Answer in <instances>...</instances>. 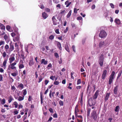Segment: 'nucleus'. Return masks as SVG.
Returning <instances> with one entry per match:
<instances>
[{
  "mask_svg": "<svg viewBox=\"0 0 122 122\" xmlns=\"http://www.w3.org/2000/svg\"><path fill=\"white\" fill-rule=\"evenodd\" d=\"M119 110V107L118 106H116L115 107V111L116 112H118Z\"/></svg>",
  "mask_w": 122,
  "mask_h": 122,
  "instance_id": "nucleus-27",
  "label": "nucleus"
},
{
  "mask_svg": "<svg viewBox=\"0 0 122 122\" xmlns=\"http://www.w3.org/2000/svg\"><path fill=\"white\" fill-rule=\"evenodd\" d=\"M115 74V72L114 71H112V74L109 77V84L111 85L112 83L113 82Z\"/></svg>",
  "mask_w": 122,
  "mask_h": 122,
  "instance_id": "nucleus-2",
  "label": "nucleus"
},
{
  "mask_svg": "<svg viewBox=\"0 0 122 122\" xmlns=\"http://www.w3.org/2000/svg\"><path fill=\"white\" fill-rule=\"evenodd\" d=\"M13 104L15 105V108H16L17 107L18 104L16 102H14Z\"/></svg>",
  "mask_w": 122,
  "mask_h": 122,
  "instance_id": "nucleus-35",
  "label": "nucleus"
},
{
  "mask_svg": "<svg viewBox=\"0 0 122 122\" xmlns=\"http://www.w3.org/2000/svg\"><path fill=\"white\" fill-rule=\"evenodd\" d=\"M49 38L50 39L52 40L54 38V36L52 35H51L49 37Z\"/></svg>",
  "mask_w": 122,
  "mask_h": 122,
  "instance_id": "nucleus-42",
  "label": "nucleus"
},
{
  "mask_svg": "<svg viewBox=\"0 0 122 122\" xmlns=\"http://www.w3.org/2000/svg\"><path fill=\"white\" fill-rule=\"evenodd\" d=\"M81 83V79H78L77 81V85H78Z\"/></svg>",
  "mask_w": 122,
  "mask_h": 122,
  "instance_id": "nucleus-36",
  "label": "nucleus"
},
{
  "mask_svg": "<svg viewBox=\"0 0 122 122\" xmlns=\"http://www.w3.org/2000/svg\"><path fill=\"white\" fill-rule=\"evenodd\" d=\"M118 86L117 85L114 90V93L115 94H117V90L118 87Z\"/></svg>",
  "mask_w": 122,
  "mask_h": 122,
  "instance_id": "nucleus-20",
  "label": "nucleus"
},
{
  "mask_svg": "<svg viewBox=\"0 0 122 122\" xmlns=\"http://www.w3.org/2000/svg\"><path fill=\"white\" fill-rule=\"evenodd\" d=\"M24 66L23 64H20L19 66V68L20 69H21L24 68Z\"/></svg>",
  "mask_w": 122,
  "mask_h": 122,
  "instance_id": "nucleus-32",
  "label": "nucleus"
},
{
  "mask_svg": "<svg viewBox=\"0 0 122 122\" xmlns=\"http://www.w3.org/2000/svg\"><path fill=\"white\" fill-rule=\"evenodd\" d=\"M14 115L17 114L18 113V112L17 110H15L14 112Z\"/></svg>",
  "mask_w": 122,
  "mask_h": 122,
  "instance_id": "nucleus-45",
  "label": "nucleus"
},
{
  "mask_svg": "<svg viewBox=\"0 0 122 122\" xmlns=\"http://www.w3.org/2000/svg\"><path fill=\"white\" fill-rule=\"evenodd\" d=\"M54 84L55 85H57L59 84V82L57 81H55L54 82Z\"/></svg>",
  "mask_w": 122,
  "mask_h": 122,
  "instance_id": "nucleus-48",
  "label": "nucleus"
},
{
  "mask_svg": "<svg viewBox=\"0 0 122 122\" xmlns=\"http://www.w3.org/2000/svg\"><path fill=\"white\" fill-rule=\"evenodd\" d=\"M49 81L47 80H46L45 81V85H46L48 83Z\"/></svg>",
  "mask_w": 122,
  "mask_h": 122,
  "instance_id": "nucleus-63",
  "label": "nucleus"
},
{
  "mask_svg": "<svg viewBox=\"0 0 122 122\" xmlns=\"http://www.w3.org/2000/svg\"><path fill=\"white\" fill-rule=\"evenodd\" d=\"M88 104L90 106H91L95 104V103L93 102L92 100V98H90L88 100Z\"/></svg>",
  "mask_w": 122,
  "mask_h": 122,
  "instance_id": "nucleus-7",
  "label": "nucleus"
},
{
  "mask_svg": "<svg viewBox=\"0 0 122 122\" xmlns=\"http://www.w3.org/2000/svg\"><path fill=\"white\" fill-rule=\"evenodd\" d=\"M42 16L44 19H46L48 16V15L45 12L43 13Z\"/></svg>",
  "mask_w": 122,
  "mask_h": 122,
  "instance_id": "nucleus-14",
  "label": "nucleus"
},
{
  "mask_svg": "<svg viewBox=\"0 0 122 122\" xmlns=\"http://www.w3.org/2000/svg\"><path fill=\"white\" fill-rule=\"evenodd\" d=\"M78 105H77L75 108V112H79V110L78 109Z\"/></svg>",
  "mask_w": 122,
  "mask_h": 122,
  "instance_id": "nucleus-29",
  "label": "nucleus"
},
{
  "mask_svg": "<svg viewBox=\"0 0 122 122\" xmlns=\"http://www.w3.org/2000/svg\"><path fill=\"white\" fill-rule=\"evenodd\" d=\"M59 104L61 106H62L63 105V102L60 101L59 102Z\"/></svg>",
  "mask_w": 122,
  "mask_h": 122,
  "instance_id": "nucleus-38",
  "label": "nucleus"
},
{
  "mask_svg": "<svg viewBox=\"0 0 122 122\" xmlns=\"http://www.w3.org/2000/svg\"><path fill=\"white\" fill-rule=\"evenodd\" d=\"M11 35L12 37H14L15 35V33L14 32H12L11 33Z\"/></svg>",
  "mask_w": 122,
  "mask_h": 122,
  "instance_id": "nucleus-59",
  "label": "nucleus"
},
{
  "mask_svg": "<svg viewBox=\"0 0 122 122\" xmlns=\"http://www.w3.org/2000/svg\"><path fill=\"white\" fill-rule=\"evenodd\" d=\"M55 78V76H51L50 77V79H51L52 80H54V78Z\"/></svg>",
  "mask_w": 122,
  "mask_h": 122,
  "instance_id": "nucleus-61",
  "label": "nucleus"
},
{
  "mask_svg": "<svg viewBox=\"0 0 122 122\" xmlns=\"http://www.w3.org/2000/svg\"><path fill=\"white\" fill-rule=\"evenodd\" d=\"M5 42L4 41H1L0 42V46L4 44H5Z\"/></svg>",
  "mask_w": 122,
  "mask_h": 122,
  "instance_id": "nucleus-49",
  "label": "nucleus"
},
{
  "mask_svg": "<svg viewBox=\"0 0 122 122\" xmlns=\"http://www.w3.org/2000/svg\"><path fill=\"white\" fill-rule=\"evenodd\" d=\"M45 10L46 12H49L50 11V10L48 8H46Z\"/></svg>",
  "mask_w": 122,
  "mask_h": 122,
  "instance_id": "nucleus-43",
  "label": "nucleus"
},
{
  "mask_svg": "<svg viewBox=\"0 0 122 122\" xmlns=\"http://www.w3.org/2000/svg\"><path fill=\"white\" fill-rule=\"evenodd\" d=\"M110 6H111V7L112 8H114V5L112 3H110Z\"/></svg>",
  "mask_w": 122,
  "mask_h": 122,
  "instance_id": "nucleus-54",
  "label": "nucleus"
},
{
  "mask_svg": "<svg viewBox=\"0 0 122 122\" xmlns=\"http://www.w3.org/2000/svg\"><path fill=\"white\" fill-rule=\"evenodd\" d=\"M31 97L30 96H29V98L28 99V101L29 102L31 101Z\"/></svg>",
  "mask_w": 122,
  "mask_h": 122,
  "instance_id": "nucleus-56",
  "label": "nucleus"
},
{
  "mask_svg": "<svg viewBox=\"0 0 122 122\" xmlns=\"http://www.w3.org/2000/svg\"><path fill=\"white\" fill-rule=\"evenodd\" d=\"M52 19L53 21H56V19L55 18V16H53L52 17Z\"/></svg>",
  "mask_w": 122,
  "mask_h": 122,
  "instance_id": "nucleus-53",
  "label": "nucleus"
},
{
  "mask_svg": "<svg viewBox=\"0 0 122 122\" xmlns=\"http://www.w3.org/2000/svg\"><path fill=\"white\" fill-rule=\"evenodd\" d=\"M24 96L22 97L21 96H19L18 99V100L19 101H21L23 100L24 99Z\"/></svg>",
  "mask_w": 122,
  "mask_h": 122,
  "instance_id": "nucleus-25",
  "label": "nucleus"
},
{
  "mask_svg": "<svg viewBox=\"0 0 122 122\" xmlns=\"http://www.w3.org/2000/svg\"><path fill=\"white\" fill-rule=\"evenodd\" d=\"M5 99H4L1 101V102L2 104L4 105L5 103Z\"/></svg>",
  "mask_w": 122,
  "mask_h": 122,
  "instance_id": "nucleus-34",
  "label": "nucleus"
},
{
  "mask_svg": "<svg viewBox=\"0 0 122 122\" xmlns=\"http://www.w3.org/2000/svg\"><path fill=\"white\" fill-rule=\"evenodd\" d=\"M71 3V2H69L68 0H67L65 2V5H66V7H68L70 5Z\"/></svg>",
  "mask_w": 122,
  "mask_h": 122,
  "instance_id": "nucleus-18",
  "label": "nucleus"
},
{
  "mask_svg": "<svg viewBox=\"0 0 122 122\" xmlns=\"http://www.w3.org/2000/svg\"><path fill=\"white\" fill-rule=\"evenodd\" d=\"M82 19V18L81 17H79L77 18L78 20H81Z\"/></svg>",
  "mask_w": 122,
  "mask_h": 122,
  "instance_id": "nucleus-60",
  "label": "nucleus"
},
{
  "mask_svg": "<svg viewBox=\"0 0 122 122\" xmlns=\"http://www.w3.org/2000/svg\"><path fill=\"white\" fill-rule=\"evenodd\" d=\"M107 34L106 32L104 30L101 31L100 33L99 34V36L102 38L105 37Z\"/></svg>",
  "mask_w": 122,
  "mask_h": 122,
  "instance_id": "nucleus-5",
  "label": "nucleus"
},
{
  "mask_svg": "<svg viewBox=\"0 0 122 122\" xmlns=\"http://www.w3.org/2000/svg\"><path fill=\"white\" fill-rule=\"evenodd\" d=\"M14 100L12 97L11 96H10L9 97V99L8 100L9 103H10L12 101Z\"/></svg>",
  "mask_w": 122,
  "mask_h": 122,
  "instance_id": "nucleus-22",
  "label": "nucleus"
},
{
  "mask_svg": "<svg viewBox=\"0 0 122 122\" xmlns=\"http://www.w3.org/2000/svg\"><path fill=\"white\" fill-rule=\"evenodd\" d=\"M53 117H54L57 118V115L56 113H55L53 114Z\"/></svg>",
  "mask_w": 122,
  "mask_h": 122,
  "instance_id": "nucleus-52",
  "label": "nucleus"
},
{
  "mask_svg": "<svg viewBox=\"0 0 122 122\" xmlns=\"http://www.w3.org/2000/svg\"><path fill=\"white\" fill-rule=\"evenodd\" d=\"M18 87L21 88V89H22L24 88V86L23 84L21 83L18 86Z\"/></svg>",
  "mask_w": 122,
  "mask_h": 122,
  "instance_id": "nucleus-28",
  "label": "nucleus"
},
{
  "mask_svg": "<svg viewBox=\"0 0 122 122\" xmlns=\"http://www.w3.org/2000/svg\"><path fill=\"white\" fill-rule=\"evenodd\" d=\"M21 58L22 59L23 61H24L25 58L24 55L23 54H21Z\"/></svg>",
  "mask_w": 122,
  "mask_h": 122,
  "instance_id": "nucleus-39",
  "label": "nucleus"
},
{
  "mask_svg": "<svg viewBox=\"0 0 122 122\" xmlns=\"http://www.w3.org/2000/svg\"><path fill=\"white\" fill-rule=\"evenodd\" d=\"M104 59L103 55L101 54L100 56L98 61L99 64L101 67H102L103 65Z\"/></svg>",
  "mask_w": 122,
  "mask_h": 122,
  "instance_id": "nucleus-3",
  "label": "nucleus"
},
{
  "mask_svg": "<svg viewBox=\"0 0 122 122\" xmlns=\"http://www.w3.org/2000/svg\"><path fill=\"white\" fill-rule=\"evenodd\" d=\"M98 117V115L97 113V111L95 110H93L91 114V118L93 119L94 121H96Z\"/></svg>",
  "mask_w": 122,
  "mask_h": 122,
  "instance_id": "nucleus-1",
  "label": "nucleus"
},
{
  "mask_svg": "<svg viewBox=\"0 0 122 122\" xmlns=\"http://www.w3.org/2000/svg\"><path fill=\"white\" fill-rule=\"evenodd\" d=\"M66 81L65 79L63 80L62 81V83L63 84H65L66 83Z\"/></svg>",
  "mask_w": 122,
  "mask_h": 122,
  "instance_id": "nucleus-62",
  "label": "nucleus"
},
{
  "mask_svg": "<svg viewBox=\"0 0 122 122\" xmlns=\"http://www.w3.org/2000/svg\"><path fill=\"white\" fill-rule=\"evenodd\" d=\"M99 91L98 90H97L95 92V94L93 97V99H95L97 98L98 95L99 94Z\"/></svg>",
  "mask_w": 122,
  "mask_h": 122,
  "instance_id": "nucleus-10",
  "label": "nucleus"
},
{
  "mask_svg": "<svg viewBox=\"0 0 122 122\" xmlns=\"http://www.w3.org/2000/svg\"><path fill=\"white\" fill-rule=\"evenodd\" d=\"M40 8L41 9H43L44 8V6L43 4H41V5Z\"/></svg>",
  "mask_w": 122,
  "mask_h": 122,
  "instance_id": "nucleus-64",
  "label": "nucleus"
},
{
  "mask_svg": "<svg viewBox=\"0 0 122 122\" xmlns=\"http://www.w3.org/2000/svg\"><path fill=\"white\" fill-rule=\"evenodd\" d=\"M55 31L56 33L57 34H60V32L59 31V30L58 29H56L55 30Z\"/></svg>",
  "mask_w": 122,
  "mask_h": 122,
  "instance_id": "nucleus-51",
  "label": "nucleus"
},
{
  "mask_svg": "<svg viewBox=\"0 0 122 122\" xmlns=\"http://www.w3.org/2000/svg\"><path fill=\"white\" fill-rule=\"evenodd\" d=\"M107 72V71L106 70H104L102 76V79L104 80L105 78Z\"/></svg>",
  "mask_w": 122,
  "mask_h": 122,
  "instance_id": "nucleus-8",
  "label": "nucleus"
},
{
  "mask_svg": "<svg viewBox=\"0 0 122 122\" xmlns=\"http://www.w3.org/2000/svg\"><path fill=\"white\" fill-rule=\"evenodd\" d=\"M68 27H66V29L64 30V33H66L67 32V31H68Z\"/></svg>",
  "mask_w": 122,
  "mask_h": 122,
  "instance_id": "nucleus-55",
  "label": "nucleus"
},
{
  "mask_svg": "<svg viewBox=\"0 0 122 122\" xmlns=\"http://www.w3.org/2000/svg\"><path fill=\"white\" fill-rule=\"evenodd\" d=\"M4 38L6 42H8L9 40V37L6 34H5L4 36Z\"/></svg>",
  "mask_w": 122,
  "mask_h": 122,
  "instance_id": "nucleus-12",
  "label": "nucleus"
},
{
  "mask_svg": "<svg viewBox=\"0 0 122 122\" xmlns=\"http://www.w3.org/2000/svg\"><path fill=\"white\" fill-rule=\"evenodd\" d=\"M40 98H41V104H42L43 103V98L42 96L41 95V94Z\"/></svg>",
  "mask_w": 122,
  "mask_h": 122,
  "instance_id": "nucleus-37",
  "label": "nucleus"
},
{
  "mask_svg": "<svg viewBox=\"0 0 122 122\" xmlns=\"http://www.w3.org/2000/svg\"><path fill=\"white\" fill-rule=\"evenodd\" d=\"M19 35H18L15 38L13 39V41L14 42L18 41L19 40Z\"/></svg>",
  "mask_w": 122,
  "mask_h": 122,
  "instance_id": "nucleus-17",
  "label": "nucleus"
},
{
  "mask_svg": "<svg viewBox=\"0 0 122 122\" xmlns=\"http://www.w3.org/2000/svg\"><path fill=\"white\" fill-rule=\"evenodd\" d=\"M7 55V54L5 51H4L2 54V56L4 58H5Z\"/></svg>",
  "mask_w": 122,
  "mask_h": 122,
  "instance_id": "nucleus-33",
  "label": "nucleus"
},
{
  "mask_svg": "<svg viewBox=\"0 0 122 122\" xmlns=\"http://www.w3.org/2000/svg\"><path fill=\"white\" fill-rule=\"evenodd\" d=\"M7 62V60L5 59L3 61V65L4 67V69H5L6 67V64Z\"/></svg>",
  "mask_w": 122,
  "mask_h": 122,
  "instance_id": "nucleus-16",
  "label": "nucleus"
},
{
  "mask_svg": "<svg viewBox=\"0 0 122 122\" xmlns=\"http://www.w3.org/2000/svg\"><path fill=\"white\" fill-rule=\"evenodd\" d=\"M65 49L68 52H69V49L68 45H66L65 47Z\"/></svg>",
  "mask_w": 122,
  "mask_h": 122,
  "instance_id": "nucleus-30",
  "label": "nucleus"
},
{
  "mask_svg": "<svg viewBox=\"0 0 122 122\" xmlns=\"http://www.w3.org/2000/svg\"><path fill=\"white\" fill-rule=\"evenodd\" d=\"M114 21L118 24H120V20L116 18L115 19Z\"/></svg>",
  "mask_w": 122,
  "mask_h": 122,
  "instance_id": "nucleus-21",
  "label": "nucleus"
},
{
  "mask_svg": "<svg viewBox=\"0 0 122 122\" xmlns=\"http://www.w3.org/2000/svg\"><path fill=\"white\" fill-rule=\"evenodd\" d=\"M17 62V61H16L14 63L11 64L9 66L8 69L10 70V69L12 70L16 69V67L15 66L16 65Z\"/></svg>",
  "mask_w": 122,
  "mask_h": 122,
  "instance_id": "nucleus-4",
  "label": "nucleus"
},
{
  "mask_svg": "<svg viewBox=\"0 0 122 122\" xmlns=\"http://www.w3.org/2000/svg\"><path fill=\"white\" fill-rule=\"evenodd\" d=\"M0 29L4 30H5V26L3 25H2L0 28Z\"/></svg>",
  "mask_w": 122,
  "mask_h": 122,
  "instance_id": "nucleus-40",
  "label": "nucleus"
},
{
  "mask_svg": "<svg viewBox=\"0 0 122 122\" xmlns=\"http://www.w3.org/2000/svg\"><path fill=\"white\" fill-rule=\"evenodd\" d=\"M72 48L73 51L75 52H76L75 46L74 45H73L72 46Z\"/></svg>",
  "mask_w": 122,
  "mask_h": 122,
  "instance_id": "nucleus-47",
  "label": "nucleus"
},
{
  "mask_svg": "<svg viewBox=\"0 0 122 122\" xmlns=\"http://www.w3.org/2000/svg\"><path fill=\"white\" fill-rule=\"evenodd\" d=\"M14 49V47L12 43H10V48L9 50L8 51V53H10Z\"/></svg>",
  "mask_w": 122,
  "mask_h": 122,
  "instance_id": "nucleus-6",
  "label": "nucleus"
},
{
  "mask_svg": "<svg viewBox=\"0 0 122 122\" xmlns=\"http://www.w3.org/2000/svg\"><path fill=\"white\" fill-rule=\"evenodd\" d=\"M9 48V46L8 45H6L5 46V51L7 52V53H8V50Z\"/></svg>",
  "mask_w": 122,
  "mask_h": 122,
  "instance_id": "nucleus-19",
  "label": "nucleus"
},
{
  "mask_svg": "<svg viewBox=\"0 0 122 122\" xmlns=\"http://www.w3.org/2000/svg\"><path fill=\"white\" fill-rule=\"evenodd\" d=\"M34 64L33 61L32 60H30V61L29 64L30 66H31L33 65Z\"/></svg>",
  "mask_w": 122,
  "mask_h": 122,
  "instance_id": "nucleus-31",
  "label": "nucleus"
},
{
  "mask_svg": "<svg viewBox=\"0 0 122 122\" xmlns=\"http://www.w3.org/2000/svg\"><path fill=\"white\" fill-rule=\"evenodd\" d=\"M23 94L24 96H25L27 93V91L26 89H25L23 90Z\"/></svg>",
  "mask_w": 122,
  "mask_h": 122,
  "instance_id": "nucleus-41",
  "label": "nucleus"
},
{
  "mask_svg": "<svg viewBox=\"0 0 122 122\" xmlns=\"http://www.w3.org/2000/svg\"><path fill=\"white\" fill-rule=\"evenodd\" d=\"M110 94V93H107L106 94L105 98V100L106 102L108 100Z\"/></svg>",
  "mask_w": 122,
  "mask_h": 122,
  "instance_id": "nucleus-13",
  "label": "nucleus"
},
{
  "mask_svg": "<svg viewBox=\"0 0 122 122\" xmlns=\"http://www.w3.org/2000/svg\"><path fill=\"white\" fill-rule=\"evenodd\" d=\"M57 45L59 49L61 50H62V48L61 46V44L59 42H57Z\"/></svg>",
  "mask_w": 122,
  "mask_h": 122,
  "instance_id": "nucleus-23",
  "label": "nucleus"
},
{
  "mask_svg": "<svg viewBox=\"0 0 122 122\" xmlns=\"http://www.w3.org/2000/svg\"><path fill=\"white\" fill-rule=\"evenodd\" d=\"M13 55V56L10 57L9 59V63H11L13 61L15 60V58L14 56L15 55V54H12V55Z\"/></svg>",
  "mask_w": 122,
  "mask_h": 122,
  "instance_id": "nucleus-9",
  "label": "nucleus"
},
{
  "mask_svg": "<svg viewBox=\"0 0 122 122\" xmlns=\"http://www.w3.org/2000/svg\"><path fill=\"white\" fill-rule=\"evenodd\" d=\"M16 88L14 86H12L11 87V89L13 90V91L14 92Z\"/></svg>",
  "mask_w": 122,
  "mask_h": 122,
  "instance_id": "nucleus-46",
  "label": "nucleus"
},
{
  "mask_svg": "<svg viewBox=\"0 0 122 122\" xmlns=\"http://www.w3.org/2000/svg\"><path fill=\"white\" fill-rule=\"evenodd\" d=\"M71 13V10L70 11L69 13L66 16V17L67 18H69L70 16Z\"/></svg>",
  "mask_w": 122,
  "mask_h": 122,
  "instance_id": "nucleus-24",
  "label": "nucleus"
},
{
  "mask_svg": "<svg viewBox=\"0 0 122 122\" xmlns=\"http://www.w3.org/2000/svg\"><path fill=\"white\" fill-rule=\"evenodd\" d=\"M18 75L17 72H13L11 73V75L13 76H15Z\"/></svg>",
  "mask_w": 122,
  "mask_h": 122,
  "instance_id": "nucleus-26",
  "label": "nucleus"
},
{
  "mask_svg": "<svg viewBox=\"0 0 122 122\" xmlns=\"http://www.w3.org/2000/svg\"><path fill=\"white\" fill-rule=\"evenodd\" d=\"M106 45V44L103 41H101L99 44V46L100 48Z\"/></svg>",
  "mask_w": 122,
  "mask_h": 122,
  "instance_id": "nucleus-11",
  "label": "nucleus"
},
{
  "mask_svg": "<svg viewBox=\"0 0 122 122\" xmlns=\"http://www.w3.org/2000/svg\"><path fill=\"white\" fill-rule=\"evenodd\" d=\"M48 61H45V59H43L41 60V64L43 63L44 65H46L47 64Z\"/></svg>",
  "mask_w": 122,
  "mask_h": 122,
  "instance_id": "nucleus-15",
  "label": "nucleus"
},
{
  "mask_svg": "<svg viewBox=\"0 0 122 122\" xmlns=\"http://www.w3.org/2000/svg\"><path fill=\"white\" fill-rule=\"evenodd\" d=\"M3 77L2 75L0 74V81H2Z\"/></svg>",
  "mask_w": 122,
  "mask_h": 122,
  "instance_id": "nucleus-58",
  "label": "nucleus"
},
{
  "mask_svg": "<svg viewBox=\"0 0 122 122\" xmlns=\"http://www.w3.org/2000/svg\"><path fill=\"white\" fill-rule=\"evenodd\" d=\"M6 29L8 30L9 31V30L10 29V26L9 25H7L6 26Z\"/></svg>",
  "mask_w": 122,
  "mask_h": 122,
  "instance_id": "nucleus-44",
  "label": "nucleus"
},
{
  "mask_svg": "<svg viewBox=\"0 0 122 122\" xmlns=\"http://www.w3.org/2000/svg\"><path fill=\"white\" fill-rule=\"evenodd\" d=\"M23 62L22 60L21 59L20 60L19 62L20 64H23Z\"/></svg>",
  "mask_w": 122,
  "mask_h": 122,
  "instance_id": "nucleus-57",
  "label": "nucleus"
},
{
  "mask_svg": "<svg viewBox=\"0 0 122 122\" xmlns=\"http://www.w3.org/2000/svg\"><path fill=\"white\" fill-rule=\"evenodd\" d=\"M54 55L55 56L56 58H57L59 57V56L57 53H54Z\"/></svg>",
  "mask_w": 122,
  "mask_h": 122,
  "instance_id": "nucleus-50",
  "label": "nucleus"
}]
</instances>
